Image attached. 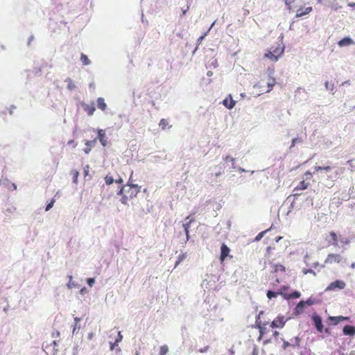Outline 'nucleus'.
Instances as JSON below:
<instances>
[{
    "instance_id": "1",
    "label": "nucleus",
    "mask_w": 355,
    "mask_h": 355,
    "mask_svg": "<svg viewBox=\"0 0 355 355\" xmlns=\"http://www.w3.org/2000/svg\"><path fill=\"white\" fill-rule=\"evenodd\" d=\"M343 257L339 254H329L324 261L326 264H331L333 263H339L342 261Z\"/></svg>"
},
{
    "instance_id": "2",
    "label": "nucleus",
    "mask_w": 355,
    "mask_h": 355,
    "mask_svg": "<svg viewBox=\"0 0 355 355\" xmlns=\"http://www.w3.org/2000/svg\"><path fill=\"white\" fill-rule=\"evenodd\" d=\"M346 286V284L342 281V280H336L334 282H331L325 289L326 291H334L336 288H338L340 290H342L345 288Z\"/></svg>"
},
{
    "instance_id": "3",
    "label": "nucleus",
    "mask_w": 355,
    "mask_h": 355,
    "mask_svg": "<svg viewBox=\"0 0 355 355\" xmlns=\"http://www.w3.org/2000/svg\"><path fill=\"white\" fill-rule=\"evenodd\" d=\"M128 192H126V195H128L130 198H133L137 196V194L139 192V187L137 184H128L125 186Z\"/></svg>"
},
{
    "instance_id": "4",
    "label": "nucleus",
    "mask_w": 355,
    "mask_h": 355,
    "mask_svg": "<svg viewBox=\"0 0 355 355\" xmlns=\"http://www.w3.org/2000/svg\"><path fill=\"white\" fill-rule=\"evenodd\" d=\"M286 321V320H285L284 316H278L272 322L270 327L272 328H282Z\"/></svg>"
},
{
    "instance_id": "5",
    "label": "nucleus",
    "mask_w": 355,
    "mask_h": 355,
    "mask_svg": "<svg viewBox=\"0 0 355 355\" xmlns=\"http://www.w3.org/2000/svg\"><path fill=\"white\" fill-rule=\"evenodd\" d=\"M312 319H313V321L314 322V325H315L316 329L319 332H322L323 324H322L321 317L318 315H313Z\"/></svg>"
},
{
    "instance_id": "6",
    "label": "nucleus",
    "mask_w": 355,
    "mask_h": 355,
    "mask_svg": "<svg viewBox=\"0 0 355 355\" xmlns=\"http://www.w3.org/2000/svg\"><path fill=\"white\" fill-rule=\"evenodd\" d=\"M99 140L102 146H106L107 144V138L105 135V132L104 130L98 129V137L96 138Z\"/></svg>"
},
{
    "instance_id": "7",
    "label": "nucleus",
    "mask_w": 355,
    "mask_h": 355,
    "mask_svg": "<svg viewBox=\"0 0 355 355\" xmlns=\"http://www.w3.org/2000/svg\"><path fill=\"white\" fill-rule=\"evenodd\" d=\"M82 107L89 116H92L96 110L94 103H92L91 105L82 103Z\"/></svg>"
},
{
    "instance_id": "8",
    "label": "nucleus",
    "mask_w": 355,
    "mask_h": 355,
    "mask_svg": "<svg viewBox=\"0 0 355 355\" xmlns=\"http://www.w3.org/2000/svg\"><path fill=\"white\" fill-rule=\"evenodd\" d=\"M261 313H263V312H262V311H261V312L259 313V316H260V315H261ZM259 319V317H258V318H257V320H256V324H257V327H258V328H259V333H260L259 337L258 338V340H261V338H262V337L264 336V334H266V332H267V328H266V327H263V326H261V322H258Z\"/></svg>"
},
{
    "instance_id": "9",
    "label": "nucleus",
    "mask_w": 355,
    "mask_h": 355,
    "mask_svg": "<svg viewBox=\"0 0 355 355\" xmlns=\"http://www.w3.org/2000/svg\"><path fill=\"white\" fill-rule=\"evenodd\" d=\"M354 44V42L349 37H345L338 42L340 47L348 46Z\"/></svg>"
},
{
    "instance_id": "10",
    "label": "nucleus",
    "mask_w": 355,
    "mask_h": 355,
    "mask_svg": "<svg viewBox=\"0 0 355 355\" xmlns=\"http://www.w3.org/2000/svg\"><path fill=\"white\" fill-rule=\"evenodd\" d=\"M343 332L346 336H354L355 335V327L352 325H345L343 327Z\"/></svg>"
},
{
    "instance_id": "11",
    "label": "nucleus",
    "mask_w": 355,
    "mask_h": 355,
    "mask_svg": "<svg viewBox=\"0 0 355 355\" xmlns=\"http://www.w3.org/2000/svg\"><path fill=\"white\" fill-rule=\"evenodd\" d=\"M229 96L230 99L229 100L228 98H226L223 101V104L227 109L231 110L234 107L236 101L232 99V96L230 94L229 95Z\"/></svg>"
},
{
    "instance_id": "12",
    "label": "nucleus",
    "mask_w": 355,
    "mask_h": 355,
    "mask_svg": "<svg viewBox=\"0 0 355 355\" xmlns=\"http://www.w3.org/2000/svg\"><path fill=\"white\" fill-rule=\"evenodd\" d=\"M96 141H97V139H94L93 140L86 141V143H85L86 147L83 150L84 152L86 154H89V152L91 151L92 148H94L96 146Z\"/></svg>"
},
{
    "instance_id": "13",
    "label": "nucleus",
    "mask_w": 355,
    "mask_h": 355,
    "mask_svg": "<svg viewBox=\"0 0 355 355\" xmlns=\"http://www.w3.org/2000/svg\"><path fill=\"white\" fill-rule=\"evenodd\" d=\"M305 306H306L305 302L303 300L300 301L297 304V306L295 309L294 313H295V315H298L301 314L304 311Z\"/></svg>"
},
{
    "instance_id": "14",
    "label": "nucleus",
    "mask_w": 355,
    "mask_h": 355,
    "mask_svg": "<svg viewBox=\"0 0 355 355\" xmlns=\"http://www.w3.org/2000/svg\"><path fill=\"white\" fill-rule=\"evenodd\" d=\"M96 104H97V107L99 110H101L102 111H105L107 110V105L105 103V99L103 98L98 97L96 99Z\"/></svg>"
},
{
    "instance_id": "15",
    "label": "nucleus",
    "mask_w": 355,
    "mask_h": 355,
    "mask_svg": "<svg viewBox=\"0 0 355 355\" xmlns=\"http://www.w3.org/2000/svg\"><path fill=\"white\" fill-rule=\"evenodd\" d=\"M230 248L223 243L220 248V259L223 261L228 256Z\"/></svg>"
},
{
    "instance_id": "16",
    "label": "nucleus",
    "mask_w": 355,
    "mask_h": 355,
    "mask_svg": "<svg viewBox=\"0 0 355 355\" xmlns=\"http://www.w3.org/2000/svg\"><path fill=\"white\" fill-rule=\"evenodd\" d=\"M329 236L331 237V240L329 241V243H331L333 245L338 246V239H339V235L338 236L334 232H331L329 233Z\"/></svg>"
},
{
    "instance_id": "17",
    "label": "nucleus",
    "mask_w": 355,
    "mask_h": 355,
    "mask_svg": "<svg viewBox=\"0 0 355 355\" xmlns=\"http://www.w3.org/2000/svg\"><path fill=\"white\" fill-rule=\"evenodd\" d=\"M329 320H331L334 322V324H337L338 322H341V321H345V320H349V317H345V316H337V317H334V316H330L329 318Z\"/></svg>"
},
{
    "instance_id": "18",
    "label": "nucleus",
    "mask_w": 355,
    "mask_h": 355,
    "mask_svg": "<svg viewBox=\"0 0 355 355\" xmlns=\"http://www.w3.org/2000/svg\"><path fill=\"white\" fill-rule=\"evenodd\" d=\"M282 293L284 294V297L287 300L291 298H299L301 295L300 293L297 291H293L291 294H288L287 293L284 292H282Z\"/></svg>"
},
{
    "instance_id": "19",
    "label": "nucleus",
    "mask_w": 355,
    "mask_h": 355,
    "mask_svg": "<svg viewBox=\"0 0 355 355\" xmlns=\"http://www.w3.org/2000/svg\"><path fill=\"white\" fill-rule=\"evenodd\" d=\"M270 51L274 53L275 55H278V58L283 54L284 51V47L279 45L277 47L272 49Z\"/></svg>"
},
{
    "instance_id": "20",
    "label": "nucleus",
    "mask_w": 355,
    "mask_h": 355,
    "mask_svg": "<svg viewBox=\"0 0 355 355\" xmlns=\"http://www.w3.org/2000/svg\"><path fill=\"white\" fill-rule=\"evenodd\" d=\"M193 221V219H190V216H187L185 218V223L182 225L184 232L189 231L191 223Z\"/></svg>"
},
{
    "instance_id": "21",
    "label": "nucleus",
    "mask_w": 355,
    "mask_h": 355,
    "mask_svg": "<svg viewBox=\"0 0 355 355\" xmlns=\"http://www.w3.org/2000/svg\"><path fill=\"white\" fill-rule=\"evenodd\" d=\"M311 10H312V8L311 7L306 8L304 11H301L300 10H298L297 13H296V15H295V17L297 18V17H302L304 15L309 13Z\"/></svg>"
},
{
    "instance_id": "22",
    "label": "nucleus",
    "mask_w": 355,
    "mask_h": 355,
    "mask_svg": "<svg viewBox=\"0 0 355 355\" xmlns=\"http://www.w3.org/2000/svg\"><path fill=\"white\" fill-rule=\"evenodd\" d=\"M264 57L266 58H268L272 61H277L278 60V55H276L272 53V51H269L268 53L264 54Z\"/></svg>"
},
{
    "instance_id": "23",
    "label": "nucleus",
    "mask_w": 355,
    "mask_h": 355,
    "mask_svg": "<svg viewBox=\"0 0 355 355\" xmlns=\"http://www.w3.org/2000/svg\"><path fill=\"white\" fill-rule=\"evenodd\" d=\"M331 168H332L329 166H317L315 167V171H324V173H328L331 170Z\"/></svg>"
},
{
    "instance_id": "24",
    "label": "nucleus",
    "mask_w": 355,
    "mask_h": 355,
    "mask_svg": "<svg viewBox=\"0 0 355 355\" xmlns=\"http://www.w3.org/2000/svg\"><path fill=\"white\" fill-rule=\"evenodd\" d=\"M80 60L83 62V65H89L91 64L90 60L88 58V57L85 55L84 53H81L80 55Z\"/></svg>"
},
{
    "instance_id": "25",
    "label": "nucleus",
    "mask_w": 355,
    "mask_h": 355,
    "mask_svg": "<svg viewBox=\"0 0 355 355\" xmlns=\"http://www.w3.org/2000/svg\"><path fill=\"white\" fill-rule=\"evenodd\" d=\"M69 281L68 284H67V286L68 288L71 289L73 288H78L79 286V285L77 283L73 282L72 281V276L69 275Z\"/></svg>"
},
{
    "instance_id": "26",
    "label": "nucleus",
    "mask_w": 355,
    "mask_h": 355,
    "mask_svg": "<svg viewBox=\"0 0 355 355\" xmlns=\"http://www.w3.org/2000/svg\"><path fill=\"white\" fill-rule=\"evenodd\" d=\"M272 267V270L275 272H277L279 271L283 272L285 270L284 266L281 264H273Z\"/></svg>"
},
{
    "instance_id": "27",
    "label": "nucleus",
    "mask_w": 355,
    "mask_h": 355,
    "mask_svg": "<svg viewBox=\"0 0 355 355\" xmlns=\"http://www.w3.org/2000/svg\"><path fill=\"white\" fill-rule=\"evenodd\" d=\"M65 82L67 83V89L71 91L76 88V85L74 84V83L72 81V80L71 78H67L65 80Z\"/></svg>"
},
{
    "instance_id": "28",
    "label": "nucleus",
    "mask_w": 355,
    "mask_h": 355,
    "mask_svg": "<svg viewBox=\"0 0 355 355\" xmlns=\"http://www.w3.org/2000/svg\"><path fill=\"white\" fill-rule=\"evenodd\" d=\"M309 184L306 183L304 180L301 181L299 184L295 188V190H304L307 189Z\"/></svg>"
},
{
    "instance_id": "29",
    "label": "nucleus",
    "mask_w": 355,
    "mask_h": 355,
    "mask_svg": "<svg viewBox=\"0 0 355 355\" xmlns=\"http://www.w3.org/2000/svg\"><path fill=\"white\" fill-rule=\"evenodd\" d=\"M225 161L226 162H231V164H232V168H237V166L235 165V159L234 157L227 155L225 157Z\"/></svg>"
},
{
    "instance_id": "30",
    "label": "nucleus",
    "mask_w": 355,
    "mask_h": 355,
    "mask_svg": "<svg viewBox=\"0 0 355 355\" xmlns=\"http://www.w3.org/2000/svg\"><path fill=\"white\" fill-rule=\"evenodd\" d=\"M338 241L342 244V245H348L349 243H350V240L349 238H347V237H345L342 235H339V239H338Z\"/></svg>"
},
{
    "instance_id": "31",
    "label": "nucleus",
    "mask_w": 355,
    "mask_h": 355,
    "mask_svg": "<svg viewBox=\"0 0 355 355\" xmlns=\"http://www.w3.org/2000/svg\"><path fill=\"white\" fill-rule=\"evenodd\" d=\"M168 352V347L166 345H164L159 348V355H166Z\"/></svg>"
},
{
    "instance_id": "32",
    "label": "nucleus",
    "mask_w": 355,
    "mask_h": 355,
    "mask_svg": "<svg viewBox=\"0 0 355 355\" xmlns=\"http://www.w3.org/2000/svg\"><path fill=\"white\" fill-rule=\"evenodd\" d=\"M186 257H187L186 254H184V253L180 254L178 256L177 261L175 262V267L178 266L186 258Z\"/></svg>"
},
{
    "instance_id": "33",
    "label": "nucleus",
    "mask_w": 355,
    "mask_h": 355,
    "mask_svg": "<svg viewBox=\"0 0 355 355\" xmlns=\"http://www.w3.org/2000/svg\"><path fill=\"white\" fill-rule=\"evenodd\" d=\"M278 295H279L278 292H275V291H268L267 292V297L269 299H272V297H276Z\"/></svg>"
},
{
    "instance_id": "34",
    "label": "nucleus",
    "mask_w": 355,
    "mask_h": 355,
    "mask_svg": "<svg viewBox=\"0 0 355 355\" xmlns=\"http://www.w3.org/2000/svg\"><path fill=\"white\" fill-rule=\"evenodd\" d=\"M297 143H302V139L301 138H298V137L293 139L290 148H292L293 147H294L295 145Z\"/></svg>"
},
{
    "instance_id": "35",
    "label": "nucleus",
    "mask_w": 355,
    "mask_h": 355,
    "mask_svg": "<svg viewBox=\"0 0 355 355\" xmlns=\"http://www.w3.org/2000/svg\"><path fill=\"white\" fill-rule=\"evenodd\" d=\"M168 121L164 119H161V121H159V126L162 129H164L168 125Z\"/></svg>"
},
{
    "instance_id": "36",
    "label": "nucleus",
    "mask_w": 355,
    "mask_h": 355,
    "mask_svg": "<svg viewBox=\"0 0 355 355\" xmlns=\"http://www.w3.org/2000/svg\"><path fill=\"white\" fill-rule=\"evenodd\" d=\"M269 230H267L266 231H263L257 234V236L254 239V241H259L261 239V238L263 236L264 234L268 232Z\"/></svg>"
},
{
    "instance_id": "37",
    "label": "nucleus",
    "mask_w": 355,
    "mask_h": 355,
    "mask_svg": "<svg viewBox=\"0 0 355 355\" xmlns=\"http://www.w3.org/2000/svg\"><path fill=\"white\" fill-rule=\"evenodd\" d=\"M292 346H299L300 344V338L298 337H295L293 339L291 340Z\"/></svg>"
},
{
    "instance_id": "38",
    "label": "nucleus",
    "mask_w": 355,
    "mask_h": 355,
    "mask_svg": "<svg viewBox=\"0 0 355 355\" xmlns=\"http://www.w3.org/2000/svg\"><path fill=\"white\" fill-rule=\"evenodd\" d=\"M105 181L107 184H111L114 182V179L112 176L107 175L105 178Z\"/></svg>"
},
{
    "instance_id": "39",
    "label": "nucleus",
    "mask_w": 355,
    "mask_h": 355,
    "mask_svg": "<svg viewBox=\"0 0 355 355\" xmlns=\"http://www.w3.org/2000/svg\"><path fill=\"white\" fill-rule=\"evenodd\" d=\"M80 325L79 324H74L73 327V331H72L73 335L77 334L78 332V331L80 330Z\"/></svg>"
},
{
    "instance_id": "40",
    "label": "nucleus",
    "mask_w": 355,
    "mask_h": 355,
    "mask_svg": "<svg viewBox=\"0 0 355 355\" xmlns=\"http://www.w3.org/2000/svg\"><path fill=\"white\" fill-rule=\"evenodd\" d=\"M209 66L212 67L213 68H216L218 67L217 60L215 59H212L209 62Z\"/></svg>"
},
{
    "instance_id": "41",
    "label": "nucleus",
    "mask_w": 355,
    "mask_h": 355,
    "mask_svg": "<svg viewBox=\"0 0 355 355\" xmlns=\"http://www.w3.org/2000/svg\"><path fill=\"white\" fill-rule=\"evenodd\" d=\"M302 272H303V273H304V275H306V274H308V273H311V274H313V275H315V276L316 275L315 272L313 269H311V268H309V269L304 268V269L302 270Z\"/></svg>"
},
{
    "instance_id": "42",
    "label": "nucleus",
    "mask_w": 355,
    "mask_h": 355,
    "mask_svg": "<svg viewBox=\"0 0 355 355\" xmlns=\"http://www.w3.org/2000/svg\"><path fill=\"white\" fill-rule=\"evenodd\" d=\"M122 339H123V336H122L121 331H119L117 337H116V338L115 340V344L118 345L119 343H120L122 340Z\"/></svg>"
},
{
    "instance_id": "43",
    "label": "nucleus",
    "mask_w": 355,
    "mask_h": 355,
    "mask_svg": "<svg viewBox=\"0 0 355 355\" xmlns=\"http://www.w3.org/2000/svg\"><path fill=\"white\" fill-rule=\"evenodd\" d=\"M128 192V190L126 189V187H122L120 190L117 192V195H123L126 193Z\"/></svg>"
},
{
    "instance_id": "44",
    "label": "nucleus",
    "mask_w": 355,
    "mask_h": 355,
    "mask_svg": "<svg viewBox=\"0 0 355 355\" xmlns=\"http://www.w3.org/2000/svg\"><path fill=\"white\" fill-rule=\"evenodd\" d=\"M55 202V200L52 199L51 201L46 205L45 210L46 211H49L53 206Z\"/></svg>"
},
{
    "instance_id": "45",
    "label": "nucleus",
    "mask_w": 355,
    "mask_h": 355,
    "mask_svg": "<svg viewBox=\"0 0 355 355\" xmlns=\"http://www.w3.org/2000/svg\"><path fill=\"white\" fill-rule=\"evenodd\" d=\"M304 302H305V304L309 306L313 305L315 303V300L311 297H309L306 301H304Z\"/></svg>"
},
{
    "instance_id": "46",
    "label": "nucleus",
    "mask_w": 355,
    "mask_h": 355,
    "mask_svg": "<svg viewBox=\"0 0 355 355\" xmlns=\"http://www.w3.org/2000/svg\"><path fill=\"white\" fill-rule=\"evenodd\" d=\"M275 85V80L273 78L271 82L268 83V90L267 92H270L273 86Z\"/></svg>"
},
{
    "instance_id": "47",
    "label": "nucleus",
    "mask_w": 355,
    "mask_h": 355,
    "mask_svg": "<svg viewBox=\"0 0 355 355\" xmlns=\"http://www.w3.org/2000/svg\"><path fill=\"white\" fill-rule=\"evenodd\" d=\"M288 289V286H282L281 289H280V291L278 292L279 293V295H281L284 297V294L282 293V292L284 293H286V291Z\"/></svg>"
},
{
    "instance_id": "48",
    "label": "nucleus",
    "mask_w": 355,
    "mask_h": 355,
    "mask_svg": "<svg viewBox=\"0 0 355 355\" xmlns=\"http://www.w3.org/2000/svg\"><path fill=\"white\" fill-rule=\"evenodd\" d=\"M78 175H79V173L78 171H76L73 172V183H77Z\"/></svg>"
},
{
    "instance_id": "49",
    "label": "nucleus",
    "mask_w": 355,
    "mask_h": 355,
    "mask_svg": "<svg viewBox=\"0 0 355 355\" xmlns=\"http://www.w3.org/2000/svg\"><path fill=\"white\" fill-rule=\"evenodd\" d=\"M87 283L89 286H92L95 283V279L94 278H88L87 279Z\"/></svg>"
},
{
    "instance_id": "50",
    "label": "nucleus",
    "mask_w": 355,
    "mask_h": 355,
    "mask_svg": "<svg viewBox=\"0 0 355 355\" xmlns=\"http://www.w3.org/2000/svg\"><path fill=\"white\" fill-rule=\"evenodd\" d=\"M128 198H130V197L128 195H126V193L123 194L122 198L121 199V202L123 204H126L127 203V200H128Z\"/></svg>"
},
{
    "instance_id": "51",
    "label": "nucleus",
    "mask_w": 355,
    "mask_h": 355,
    "mask_svg": "<svg viewBox=\"0 0 355 355\" xmlns=\"http://www.w3.org/2000/svg\"><path fill=\"white\" fill-rule=\"evenodd\" d=\"M282 340H283V341H284V343H283V348H284V349H286L288 347H289V346H292V343H289V342H288V341H286V340H284V339H282Z\"/></svg>"
},
{
    "instance_id": "52",
    "label": "nucleus",
    "mask_w": 355,
    "mask_h": 355,
    "mask_svg": "<svg viewBox=\"0 0 355 355\" xmlns=\"http://www.w3.org/2000/svg\"><path fill=\"white\" fill-rule=\"evenodd\" d=\"M207 33H205L204 35H201V36L198 39V44H200L202 42L203 39H204V38H205V37L207 35Z\"/></svg>"
},
{
    "instance_id": "53",
    "label": "nucleus",
    "mask_w": 355,
    "mask_h": 355,
    "mask_svg": "<svg viewBox=\"0 0 355 355\" xmlns=\"http://www.w3.org/2000/svg\"><path fill=\"white\" fill-rule=\"evenodd\" d=\"M341 8L340 6H339L338 3L332 4L331 8L334 10H337Z\"/></svg>"
},
{
    "instance_id": "54",
    "label": "nucleus",
    "mask_w": 355,
    "mask_h": 355,
    "mask_svg": "<svg viewBox=\"0 0 355 355\" xmlns=\"http://www.w3.org/2000/svg\"><path fill=\"white\" fill-rule=\"evenodd\" d=\"M208 349H209V346H205V347L200 349L198 350V352L200 353H205L207 352Z\"/></svg>"
},
{
    "instance_id": "55",
    "label": "nucleus",
    "mask_w": 355,
    "mask_h": 355,
    "mask_svg": "<svg viewBox=\"0 0 355 355\" xmlns=\"http://www.w3.org/2000/svg\"><path fill=\"white\" fill-rule=\"evenodd\" d=\"M88 292V290L87 289L86 287H83L80 289V293L81 295H85V293H87Z\"/></svg>"
},
{
    "instance_id": "56",
    "label": "nucleus",
    "mask_w": 355,
    "mask_h": 355,
    "mask_svg": "<svg viewBox=\"0 0 355 355\" xmlns=\"http://www.w3.org/2000/svg\"><path fill=\"white\" fill-rule=\"evenodd\" d=\"M309 257L308 254H306L304 256V263H306V266H310V264L308 263L309 262Z\"/></svg>"
},
{
    "instance_id": "57",
    "label": "nucleus",
    "mask_w": 355,
    "mask_h": 355,
    "mask_svg": "<svg viewBox=\"0 0 355 355\" xmlns=\"http://www.w3.org/2000/svg\"><path fill=\"white\" fill-rule=\"evenodd\" d=\"M89 168V166H88V165H87V166L85 167V168H84V173H85V176L88 175Z\"/></svg>"
},
{
    "instance_id": "58",
    "label": "nucleus",
    "mask_w": 355,
    "mask_h": 355,
    "mask_svg": "<svg viewBox=\"0 0 355 355\" xmlns=\"http://www.w3.org/2000/svg\"><path fill=\"white\" fill-rule=\"evenodd\" d=\"M259 354V351H258V349L257 347H254V349H253V352H252V355H258Z\"/></svg>"
},
{
    "instance_id": "59",
    "label": "nucleus",
    "mask_w": 355,
    "mask_h": 355,
    "mask_svg": "<svg viewBox=\"0 0 355 355\" xmlns=\"http://www.w3.org/2000/svg\"><path fill=\"white\" fill-rule=\"evenodd\" d=\"M324 86L326 87V89L327 90L330 89L331 91H332L333 88H329V82L327 81L325 83H324Z\"/></svg>"
},
{
    "instance_id": "60",
    "label": "nucleus",
    "mask_w": 355,
    "mask_h": 355,
    "mask_svg": "<svg viewBox=\"0 0 355 355\" xmlns=\"http://www.w3.org/2000/svg\"><path fill=\"white\" fill-rule=\"evenodd\" d=\"M116 346H118V345L115 344V342L114 343H110V349L114 350Z\"/></svg>"
},
{
    "instance_id": "61",
    "label": "nucleus",
    "mask_w": 355,
    "mask_h": 355,
    "mask_svg": "<svg viewBox=\"0 0 355 355\" xmlns=\"http://www.w3.org/2000/svg\"><path fill=\"white\" fill-rule=\"evenodd\" d=\"M81 319L80 318L76 317L74 318L75 324H78L80 322Z\"/></svg>"
},
{
    "instance_id": "62",
    "label": "nucleus",
    "mask_w": 355,
    "mask_h": 355,
    "mask_svg": "<svg viewBox=\"0 0 355 355\" xmlns=\"http://www.w3.org/2000/svg\"><path fill=\"white\" fill-rule=\"evenodd\" d=\"M270 343H271V339H266V340H263V344L264 345H267V344H268Z\"/></svg>"
},
{
    "instance_id": "63",
    "label": "nucleus",
    "mask_w": 355,
    "mask_h": 355,
    "mask_svg": "<svg viewBox=\"0 0 355 355\" xmlns=\"http://www.w3.org/2000/svg\"><path fill=\"white\" fill-rule=\"evenodd\" d=\"M320 266V265H319V263H318V261H316V262H314V263H313L312 267H313V268H317L318 266Z\"/></svg>"
},
{
    "instance_id": "64",
    "label": "nucleus",
    "mask_w": 355,
    "mask_h": 355,
    "mask_svg": "<svg viewBox=\"0 0 355 355\" xmlns=\"http://www.w3.org/2000/svg\"><path fill=\"white\" fill-rule=\"evenodd\" d=\"M118 184H121L123 182V180L121 178H119L118 180L115 181Z\"/></svg>"
}]
</instances>
